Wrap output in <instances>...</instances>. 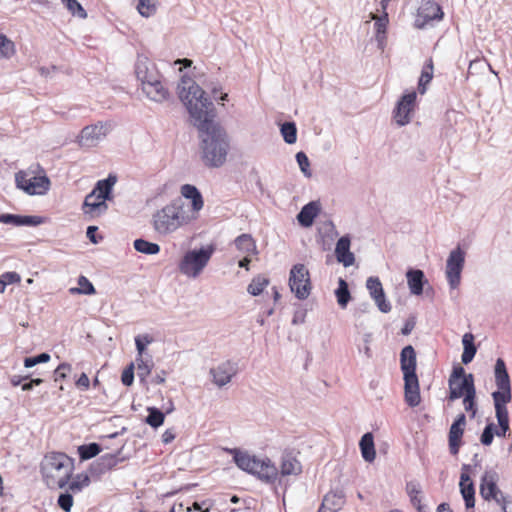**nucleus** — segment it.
Instances as JSON below:
<instances>
[{
    "label": "nucleus",
    "mask_w": 512,
    "mask_h": 512,
    "mask_svg": "<svg viewBox=\"0 0 512 512\" xmlns=\"http://www.w3.org/2000/svg\"><path fill=\"white\" fill-rule=\"evenodd\" d=\"M177 89L193 125L199 131L203 163L211 168L221 167L226 162L230 142L226 130L214 121L213 103L205 96L204 90L187 75L181 77Z\"/></svg>",
    "instance_id": "obj_1"
},
{
    "label": "nucleus",
    "mask_w": 512,
    "mask_h": 512,
    "mask_svg": "<svg viewBox=\"0 0 512 512\" xmlns=\"http://www.w3.org/2000/svg\"><path fill=\"white\" fill-rule=\"evenodd\" d=\"M494 376L497 390L492 393V398L494 402L495 416L499 425V428H495L494 432L498 437H505L506 433L510 429L509 414L506 405L512 400V390L510 376L502 358H498L496 360Z\"/></svg>",
    "instance_id": "obj_2"
},
{
    "label": "nucleus",
    "mask_w": 512,
    "mask_h": 512,
    "mask_svg": "<svg viewBox=\"0 0 512 512\" xmlns=\"http://www.w3.org/2000/svg\"><path fill=\"white\" fill-rule=\"evenodd\" d=\"M190 222L183 200L178 197L152 214L151 225L160 236H168Z\"/></svg>",
    "instance_id": "obj_3"
},
{
    "label": "nucleus",
    "mask_w": 512,
    "mask_h": 512,
    "mask_svg": "<svg viewBox=\"0 0 512 512\" xmlns=\"http://www.w3.org/2000/svg\"><path fill=\"white\" fill-rule=\"evenodd\" d=\"M135 74L141 82L142 91L155 101L163 102L169 97V91L161 81V75L153 61L144 55H138L135 63Z\"/></svg>",
    "instance_id": "obj_4"
},
{
    "label": "nucleus",
    "mask_w": 512,
    "mask_h": 512,
    "mask_svg": "<svg viewBox=\"0 0 512 512\" xmlns=\"http://www.w3.org/2000/svg\"><path fill=\"white\" fill-rule=\"evenodd\" d=\"M400 365L404 378L405 401L410 407L420 404L419 381L416 374V352L411 345L405 346L400 353Z\"/></svg>",
    "instance_id": "obj_5"
},
{
    "label": "nucleus",
    "mask_w": 512,
    "mask_h": 512,
    "mask_svg": "<svg viewBox=\"0 0 512 512\" xmlns=\"http://www.w3.org/2000/svg\"><path fill=\"white\" fill-rule=\"evenodd\" d=\"M228 452L233 455L235 464L241 470L268 483L276 479L278 470L269 458L259 459L237 448L229 449Z\"/></svg>",
    "instance_id": "obj_6"
},
{
    "label": "nucleus",
    "mask_w": 512,
    "mask_h": 512,
    "mask_svg": "<svg viewBox=\"0 0 512 512\" xmlns=\"http://www.w3.org/2000/svg\"><path fill=\"white\" fill-rule=\"evenodd\" d=\"M72 470V461L64 453L46 455L41 464V471L47 484L59 488H64L68 484Z\"/></svg>",
    "instance_id": "obj_7"
},
{
    "label": "nucleus",
    "mask_w": 512,
    "mask_h": 512,
    "mask_svg": "<svg viewBox=\"0 0 512 512\" xmlns=\"http://www.w3.org/2000/svg\"><path fill=\"white\" fill-rule=\"evenodd\" d=\"M215 247L208 245L185 253L179 263L180 272L190 278L198 277L211 259Z\"/></svg>",
    "instance_id": "obj_8"
},
{
    "label": "nucleus",
    "mask_w": 512,
    "mask_h": 512,
    "mask_svg": "<svg viewBox=\"0 0 512 512\" xmlns=\"http://www.w3.org/2000/svg\"><path fill=\"white\" fill-rule=\"evenodd\" d=\"M289 286L300 300L308 298L311 291L310 275L303 264H296L290 270Z\"/></svg>",
    "instance_id": "obj_9"
},
{
    "label": "nucleus",
    "mask_w": 512,
    "mask_h": 512,
    "mask_svg": "<svg viewBox=\"0 0 512 512\" xmlns=\"http://www.w3.org/2000/svg\"><path fill=\"white\" fill-rule=\"evenodd\" d=\"M17 187L30 195H44L50 188V180L46 175H31L18 172L15 176Z\"/></svg>",
    "instance_id": "obj_10"
},
{
    "label": "nucleus",
    "mask_w": 512,
    "mask_h": 512,
    "mask_svg": "<svg viewBox=\"0 0 512 512\" xmlns=\"http://www.w3.org/2000/svg\"><path fill=\"white\" fill-rule=\"evenodd\" d=\"M465 265V252L457 246L453 249L446 261V279L451 289H456L460 285L461 273Z\"/></svg>",
    "instance_id": "obj_11"
},
{
    "label": "nucleus",
    "mask_w": 512,
    "mask_h": 512,
    "mask_svg": "<svg viewBox=\"0 0 512 512\" xmlns=\"http://www.w3.org/2000/svg\"><path fill=\"white\" fill-rule=\"evenodd\" d=\"M110 125L103 122L85 126L78 136V144L84 148L97 146L109 133Z\"/></svg>",
    "instance_id": "obj_12"
},
{
    "label": "nucleus",
    "mask_w": 512,
    "mask_h": 512,
    "mask_svg": "<svg viewBox=\"0 0 512 512\" xmlns=\"http://www.w3.org/2000/svg\"><path fill=\"white\" fill-rule=\"evenodd\" d=\"M498 474L494 470L485 471L481 478L480 495L483 499L490 501L494 500L498 504L504 501L503 493L497 487Z\"/></svg>",
    "instance_id": "obj_13"
},
{
    "label": "nucleus",
    "mask_w": 512,
    "mask_h": 512,
    "mask_svg": "<svg viewBox=\"0 0 512 512\" xmlns=\"http://www.w3.org/2000/svg\"><path fill=\"white\" fill-rule=\"evenodd\" d=\"M238 373L237 363L230 360L224 361L210 369L209 374L212 382L219 388L224 387L231 382L232 378Z\"/></svg>",
    "instance_id": "obj_14"
},
{
    "label": "nucleus",
    "mask_w": 512,
    "mask_h": 512,
    "mask_svg": "<svg viewBox=\"0 0 512 512\" xmlns=\"http://www.w3.org/2000/svg\"><path fill=\"white\" fill-rule=\"evenodd\" d=\"M443 11L441 7L433 0H427L421 4L418 9L415 26L419 29L425 27L430 21L441 20L443 18Z\"/></svg>",
    "instance_id": "obj_15"
},
{
    "label": "nucleus",
    "mask_w": 512,
    "mask_h": 512,
    "mask_svg": "<svg viewBox=\"0 0 512 512\" xmlns=\"http://www.w3.org/2000/svg\"><path fill=\"white\" fill-rule=\"evenodd\" d=\"M416 92H409L401 97L394 109V119L399 126L410 122V113L413 111L416 101Z\"/></svg>",
    "instance_id": "obj_16"
},
{
    "label": "nucleus",
    "mask_w": 512,
    "mask_h": 512,
    "mask_svg": "<svg viewBox=\"0 0 512 512\" xmlns=\"http://www.w3.org/2000/svg\"><path fill=\"white\" fill-rule=\"evenodd\" d=\"M366 288L370 297L374 300L376 306L382 313L391 311V304L386 300L382 283L378 277L371 276L366 281Z\"/></svg>",
    "instance_id": "obj_17"
},
{
    "label": "nucleus",
    "mask_w": 512,
    "mask_h": 512,
    "mask_svg": "<svg viewBox=\"0 0 512 512\" xmlns=\"http://www.w3.org/2000/svg\"><path fill=\"white\" fill-rule=\"evenodd\" d=\"M466 426V416L463 413H460L449 429L448 434V444L449 450L452 455H456L459 452V448L462 444V436L464 434V429Z\"/></svg>",
    "instance_id": "obj_18"
},
{
    "label": "nucleus",
    "mask_w": 512,
    "mask_h": 512,
    "mask_svg": "<svg viewBox=\"0 0 512 512\" xmlns=\"http://www.w3.org/2000/svg\"><path fill=\"white\" fill-rule=\"evenodd\" d=\"M121 450L116 453H107L95 460L90 466V472L92 475H102L107 471L113 469L118 463L125 460L124 457H120Z\"/></svg>",
    "instance_id": "obj_19"
},
{
    "label": "nucleus",
    "mask_w": 512,
    "mask_h": 512,
    "mask_svg": "<svg viewBox=\"0 0 512 512\" xmlns=\"http://www.w3.org/2000/svg\"><path fill=\"white\" fill-rule=\"evenodd\" d=\"M449 385V397L450 401H454L461 397H465L469 393H475L474 376L469 373L463 380L455 381L448 380Z\"/></svg>",
    "instance_id": "obj_20"
},
{
    "label": "nucleus",
    "mask_w": 512,
    "mask_h": 512,
    "mask_svg": "<svg viewBox=\"0 0 512 512\" xmlns=\"http://www.w3.org/2000/svg\"><path fill=\"white\" fill-rule=\"evenodd\" d=\"M45 222L43 217L16 214H1L0 223L14 226H38Z\"/></svg>",
    "instance_id": "obj_21"
},
{
    "label": "nucleus",
    "mask_w": 512,
    "mask_h": 512,
    "mask_svg": "<svg viewBox=\"0 0 512 512\" xmlns=\"http://www.w3.org/2000/svg\"><path fill=\"white\" fill-rule=\"evenodd\" d=\"M350 237L348 235L342 236L336 243L335 255L338 262L342 263L345 267L354 264L355 257L350 251Z\"/></svg>",
    "instance_id": "obj_22"
},
{
    "label": "nucleus",
    "mask_w": 512,
    "mask_h": 512,
    "mask_svg": "<svg viewBox=\"0 0 512 512\" xmlns=\"http://www.w3.org/2000/svg\"><path fill=\"white\" fill-rule=\"evenodd\" d=\"M459 486L466 509H473L475 507V487L470 476L466 472L461 473Z\"/></svg>",
    "instance_id": "obj_23"
},
{
    "label": "nucleus",
    "mask_w": 512,
    "mask_h": 512,
    "mask_svg": "<svg viewBox=\"0 0 512 512\" xmlns=\"http://www.w3.org/2000/svg\"><path fill=\"white\" fill-rule=\"evenodd\" d=\"M82 209L85 214L95 216L104 213L108 209V205L101 198H98L95 192L91 191L85 197Z\"/></svg>",
    "instance_id": "obj_24"
},
{
    "label": "nucleus",
    "mask_w": 512,
    "mask_h": 512,
    "mask_svg": "<svg viewBox=\"0 0 512 512\" xmlns=\"http://www.w3.org/2000/svg\"><path fill=\"white\" fill-rule=\"evenodd\" d=\"M406 278L411 294L421 295L423 293L424 283L427 282L424 272L420 269H409L406 272Z\"/></svg>",
    "instance_id": "obj_25"
},
{
    "label": "nucleus",
    "mask_w": 512,
    "mask_h": 512,
    "mask_svg": "<svg viewBox=\"0 0 512 512\" xmlns=\"http://www.w3.org/2000/svg\"><path fill=\"white\" fill-rule=\"evenodd\" d=\"M320 211L318 202L311 201L304 205L297 215L299 224L303 227H310Z\"/></svg>",
    "instance_id": "obj_26"
},
{
    "label": "nucleus",
    "mask_w": 512,
    "mask_h": 512,
    "mask_svg": "<svg viewBox=\"0 0 512 512\" xmlns=\"http://www.w3.org/2000/svg\"><path fill=\"white\" fill-rule=\"evenodd\" d=\"M345 503L343 491L335 490L328 492L323 499V510L327 512L339 511Z\"/></svg>",
    "instance_id": "obj_27"
},
{
    "label": "nucleus",
    "mask_w": 512,
    "mask_h": 512,
    "mask_svg": "<svg viewBox=\"0 0 512 512\" xmlns=\"http://www.w3.org/2000/svg\"><path fill=\"white\" fill-rule=\"evenodd\" d=\"M181 194L183 197L191 200V206L194 212H199L203 208V197L194 185L184 184L181 187Z\"/></svg>",
    "instance_id": "obj_28"
},
{
    "label": "nucleus",
    "mask_w": 512,
    "mask_h": 512,
    "mask_svg": "<svg viewBox=\"0 0 512 512\" xmlns=\"http://www.w3.org/2000/svg\"><path fill=\"white\" fill-rule=\"evenodd\" d=\"M116 181V176L109 175L106 179L99 180L92 192H95L98 198H101L104 202H106V200L111 199L112 189Z\"/></svg>",
    "instance_id": "obj_29"
},
{
    "label": "nucleus",
    "mask_w": 512,
    "mask_h": 512,
    "mask_svg": "<svg viewBox=\"0 0 512 512\" xmlns=\"http://www.w3.org/2000/svg\"><path fill=\"white\" fill-rule=\"evenodd\" d=\"M406 492L410 497L412 505L417 509L418 512H428V507L422 504L421 501V487L416 481H410L406 484Z\"/></svg>",
    "instance_id": "obj_30"
},
{
    "label": "nucleus",
    "mask_w": 512,
    "mask_h": 512,
    "mask_svg": "<svg viewBox=\"0 0 512 512\" xmlns=\"http://www.w3.org/2000/svg\"><path fill=\"white\" fill-rule=\"evenodd\" d=\"M359 446L363 459L369 463L373 462L376 456L373 435L369 432L365 433L361 437Z\"/></svg>",
    "instance_id": "obj_31"
},
{
    "label": "nucleus",
    "mask_w": 512,
    "mask_h": 512,
    "mask_svg": "<svg viewBox=\"0 0 512 512\" xmlns=\"http://www.w3.org/2000/svg\"><path fill=\"white\" fill-rule=\"evenodd\" d=\"M463 353L461 356L462 363L469 364L477 352V347L474 343V335L472 333H465L462 337Z\"/></svg>",
    "instance_id": "obj_32"
},
{
    "label": "nucleus",
    "mask_w": 512,
    "mask_h": 512,
    "mask_svg": "<svg viewBox=\"0 0 512 512\" xmlns=\"http://www.w3.org/2000/svg\"><path fill=\"white\" fill-rule=\"evenodd\" d=\"M302 471L300 462L291 454L282 456L281 461V474L283 476L298 475Z\"/></svg>",
    "instance_id": "obj_33"
},
{
    "label": "nucleus",
    "mask_w": 512,
    "mask_h": 512,
    "mask_svg": "<svg viewBox=\"0 0 512 512\" xmlns=\"http://www.w3.org/2000/svg\"><path fill=\"white\" fill-rule=\"evenodd\" d=\"M236 248L247 255L256 253V244L250 234H241L235 239Z\"/></svg>",
    "instance_id": "obj_34"
},
{
    "label": "nucleus",
    "mask_w": 512,
    "mask_h": 512,
    "mask_svg": "<svg viewBox=\"0 0 512 512\" xmlns=\"http://www.w3.org/2000/svg\"><path fill=\"white\" fill-rule=\"evenodd\" d=\"M335 296L339 306L341 308H346L351 299V294L349 291L348 283L342 278H339L338 280V287L335 290Z\"/></svg>",
    "instance_id": "obj_35"
},
{
    "label": "nucleus",
    "mask_w": 512,
    "mask_h": 512,
    "mask_svg": "<svg viewBox=\"0 0 512 512\" xmlns=\"http://www.w3.org/2000/svg\"><path fill=\"white\" fill-rule=\"evenodd\" d=\"M101 451H102L101 446L95 442L80 445L78 447L79 458L82 461H86V460H89V459L97 456Z\"/></svg>",
    "instance_id": "obj_36"
},
{
    "label": "nucleus",
    "mask_w": 512,
    "mask_h": 512,
    "mask_svg": "<svg viewBox=\"0 0 512 512\" xmlns=\"http://www.w3.org/2000/svg\"><path fill=\"white\" fill-rule=\"evenodd\" d=\"M433 78V62L432 59H429L421 72V76L419 79V85L418 89L421 94H424L426 92V85L430 83V81Z\"/></svg>",
    "instance_id": "obj_37"
},
{
    "label": "nucleus",
    "mask_w": 512,
    "mask_h": 512,
    "mask_svg": "<svg viewBox=\"0 0 512 512\" xmlns=\"http://www.w3.org/2000/svg\"><path fill=\"white\" fill-rule=\"evenodd\" d=\"M134 248L136 251L147 255H155L160 251V246L157 243H152L141 238L134 241Z\"/></svg>",
    "instance_id": "obj_38"
},
{
    "label": "nucleus",
    "mask_w": 512,
    "mask_h": 512,
    "mask_svg": "<svg viewBox=\"0 0 512 512\" xmlns=\"http://www.w3.org/2000/svg\"><path fill=\"white\" fill-rule=\"evenodd\" d=\"M268 284V278L258 275L252 279L251 283L247 287V291L252 296H258L263 292L264 288L267 287Z\"/></svg>",
    "instance_id": "obj_39"
},
{
    "label": "nucleus",
    "mask_w": 512,
    "mask_h": 512,
    "mask_svg": "<svg viewBox=\"0 0 512 512\" xmlns=\"http://www.w3.org/2000/svg\"><path fill=\"white\" fill-rule=\"evenodd\" d=\"M148 415L145 422L153 428H158L164 423L165 414L156 407H149L147 409Z\"/></svg>",
    "instance_id": "obj_40"
},
{
    "label": "nucleus",
    "mask_w": 512,
    "mask_h": 512,
    "mask_svg": "<svg viewBox=\"0 0 512 512\" xmlns=\"http://www.w3.org/2000/svg\"><path fill=\"white\" fill-rule=\"evenodd\" d=\"M283 139L288 144H294L297 140V128L294 122H284L280 128Z\"/></svg>",
    "instance_id": "obj_41"
},
{
    "label": "nucleus",
    "mask_w": 512,
    "mask_h": 512,
    "mask_svg": "<svg viewBox=\"0 0 512 512\" xmlns=\"http://www.w3.org/2000/svg\"><path fill=\"white\" fill-rule=\"evenodd\" d=\"M15 53L14 43L4 34H0V57L10 58Z\"/></svg>",
    "instance_id": "obj_42"
},
{
    "label": "nucleus",
    "mask_w": 512,
    "mask_h": 512,
    "mask_svg": "<svg viewBox=\"0 0 512 512\" xmlns=\"http://www.w3.org/2000/svg\"><path fill=\"white\" fill-rule=\"evenodd\" d=\"M65 7L72 13L81 19L87 17V13L82 5L77 0H61Z\"/></svg>",
    "instance_id": "obj_43"
},
{
    "label": "nucleus",
    "mask_w": 512,
    "mask_h": 512,
    "mask_svg": "<svg viewBox=\"0 0 512 512\" xmlns=\"http://www.w3.org/2000/svg\"><path fill=\"white\" fill-rule=\"evenodd\" d=\"M137 9L143 17H150L156 12V0H139Z\"/></svg>",
    "instance_id": "obj_44"
},
{
    "label": "nucleus",
    "mask_w": 512,
    "mask_h": 512,
    "mask_svg": "<svg viewBox=\"0 0 512 512\" xmlns=\"http://www.w3.org/2000/svg\"><path fill=\"white\" fill-rule=\"evenodd\" d=\"M137 376L143 382L150 375L152 370V363L145 361L143 357H137Z\"/></svg>",
    "instance_id": "obj_45"
},
{
    "label": "nucleus",
    "mask_w": 512,
    "mask_h": 512,
    "mask_svg": "<svg viewBox=\"0 0 512 512\" xmlns=\"http://www.w3.org/2000/svg\"><path fill=\"white\" fill-rule=\"evenodd\" d=\"M476 392L475 393H469L468 395H465L463 398V405L466 412L470 413V418H474L477 413V405H476Z\"/></svg>",
    "instance_id": "obj_46"
},
{
    "label": "nucleus",
    "mask_w": 512,
    "mask_h": 512,
    "mask_svg": "<svg viewBox=\"0 0 512 512\" xmlns=\"http://www.w3.org/2000/svg\"><path fill=\"white\" fill-rule=\"evenodd\" d=\"M90 483L88 475H77V477L69 484V490L72 492L81 491L84 487H87Z\"/></svg>",
    "instance_id": "obj_47"
},
{
    "label": "nucleus",
    "mask_w": 512,
    "mask_h": 512,
    "mask_svg": "<svg viewBox=\"0 0 512 512\" xmlns=\"http://www.w3.org/2000/svg\"><path fill=\"white\" fill-rule=\"evenodd\" d=\"M50 360V355L46 352L38 354L33 357H26L24 358V367L25 368H32L37 364L40 363H46Z\"/></svg>",
    "instance_id": "obj_48"
},
{
    "label": "nucleus",
    "mask_w": 512,
    "mask_h": 512,
    "mask_svg": "<svg viewBox=\"0 0 512 512\" xmlns=\"http://www.w3.org/2000/svg\"><path fill=\"white\" fill-rule=\"evenodd\" d=\"M296 161L299 165L300 170L306 177H311L312 173L310 170V162L307 155L300 151L296 154Z\"/></svg>",
    "instance_id": "obj_49"
},
{
    "label": "nucleus",
    "mask_w": 512,
    "mask_h": 512,
    "mask_svg": "<svg viewBox=\"0 0 512 512\" xmlns=\"http://www.w3.org/2000/svg\"><path fill=\"white\" fill-rule=\"evenodd\" d=\"M152 341L153 338L148 334L138 335L135 337V345L138 352V357H143L146 346L152 343Z\"/></svg>",
    "instance_id": "obj_50"
},
{
    "label": "nucleus",
    "mask_w": 512,
    "mask_h": 512,
    "mask_svg": "<svg viewBox=\"0 0 512 512\" xmlns=\"http://www.w3.org/2000/svg\"><path fill=\"white\" fill-rule=\"evenodd\" d=\"M494 429H495L494 423H488L485 426V428L481 434V437H480V441L483 445L489 446L492 444L493 438L495 435Z\"/></svg>",
    "instance_id": "obj_51"
},
{
    "label": "nucleus",
    "mask_w": 512,
    "mask_h": 512,
    "mask_svg": "<svg viewBox=\"0 0 512 512\" xmlns=\"http://www.w3.org/2000/svg\"><path fill=\"white\" fill-rule=\"evenodd\" d=\"M72 367L69 363H61L54 371V381H61L67 378Z\"/></svg>",
    "instance_id": "obj_52"
},
{
    "label": "nucleus",
    "mask_w": 512,
    "mask_h": 512,
    "mask_svg": "<svg viewBox=\"0 0 512 512\" xmlns=\"http://www.w3.org/2000/svg\"><path fill=\"white\" fill-rule=\"evenodd\" d=\"M58 505L65 512H69L73 505V497L70 493H62L58 497Z\"/></svg>",
    "instance_id": "obj_53"
},
{
    "label": "nucleus",
    "mask_w": 512,
    "mask_h": 512,
    "mask_svg": "<svg viewBox=\"0 0 512 512\" xmlns=\"http://www.w3.org/2000/svg\"><path fill=\"white\" fill-rule=\"evenodd\" d=\"M372 19L375 20L374 28L376 32H386L387 24L389 21L387 13H384V15L380 17L372 15Z\"/></svg>",
    "instance_id": "obj_54"
},
{
    "label": "nucleus",
    "mask_w": 512,
    "mask_h": 512,
    "mask_svg": "<svg viewBox=\"0 0 512 512\" xmlns=\"http://www.w3.org/2000/svg\"><path fill=\"white\" fill-rule=\"evenodd\" d=\"M212 505L209 500L202 502L195 501L192 507H188L186 512H209Z\"/></svg>",
    "instance_id": "obj_55"
},
{
    "label": "nucleus",
    "mask_w": 512,
    "mask_h": 512,
    "mask_svg": "<svg viewBox=\"0 0 512 512\" xmlns=\"http://www.w3.org/2000/svg\"><path fill=\"white\" fill-rule=\"evenodd\" d=\"M134 380V364L131 363L127 368L124 369L121 375V381L123 385L130 386Z\"/></svg>",
    "instance_id": "obj_56"
},
{
    "label": "nucleus",
    "mask_w": 512,
    "mask_h": 512,
    "mask_svg": "<svg viewBox=\"0 0 512 512\" xmlns=\"http://www.w3.org/2000/svg\"><path fill=\"white\" fill-rule=\"evenodd\" d=\"M78 284L80 288L83 289L85 295L95 294L96 291L93 284L85 276H80L78 278Z\"/></svg>",
    "instance_id": "obj_57"
},
{
    "label": "nucleus",
    "mask_w": 512,
    "mask_h": 512,
    "mask_svg": "<svg viewBox=\"0 0 512 512\" xmlns=\"http://www.w3.org/2000/svg\"><path fill=\"white\" fill-rule=\"evenodd\" d=\"M468 374H466L464 368L460 365L454 366L449 380L460 381L463 380Z\"/></svg>",
    "instance_id": "obj_58"
},
{
    "label": "nucleus",
    "mask_w": 512,
    "mask_h": 512,
    "mask_svg": "<svg viewBox=\"0 0 512 512\" xmlns=\"http://www.w3.org/2000/svg\"><path fill=\"white\" fill-rule=\"evenodd\" d=\"M2 280L8 285L20 282V275L16 272H6L0 276Z\"/></svg>",
    "instance_id": "obj_59"
},
{
    "label": "nucleus",
    "mask_w": 512,
    "mask_h": 512,
    "mask_svg": "<svg viewBox=\"0 0 512 512\" xmlns=\"http://www.w3.org/2000/svg\"><path fill=\"white\" fill-rule=\"evenodd\" d=\"M76 386L81 390H87L90 386V380L85 373H82L76 381Z\"/></svg>",
    "instance_id": "obj_60"
},
{
    "label": "nucleus",
    "mask_w": 512,
    "mask_h": 512,
    "mask_svg": "<svg viewBox=\"0 0 512 512\" xmlns=\"http://www.w3.org/2000/svg\"><path fill=\"white\" fill-rule=\"evenodd\" d=\"M98 230V227L96 226H88L87 227V231H86V235L88 237V239L92 242V243H98V239L96 238V232Z\"/></svg>",
    "instance_id": "obj_61"
},
{
    "label": "nucleus",
    "mask_w": 512,
    "mask_h": 512,
    "mask_svg": "<svg viewBox=\"0 0 512 512\" xmlns=\"http://www.w3.org/2000/svg\"><path fill=\"white\" fill-rule=\"evenodd\" d=\"M375 39L377 41L378 48L383 50L386 42V32H376Z\"/></svg>",
    "instance_id": "obj_62"
},
{
    "label": "nucleus",
    "mask_w": 512,
    "mask_h": 512,
    "mask_svg": "<svg viewBox=\"0 0 512 512\" xmlns=\"http://www.w3.org/2000/svg\"><path fill=\"white\" fill-rule=\"evenodd\" d=\"M175 433L173 432V430L171 429H167L163 434H162V442L164 444H169L171 443L174 439H175Z\"/></svg>",
    "instance_id": "obj_63"
},
{
    "label": "nucleus",
    "mask_w": 512,
    "mask_h": 512,
    "mask_svg": "<svg viewBox=\"0 0 512 512\" xmlns=\"http://www.w3.org/2000/svg\"><path fill=\"white\" fill-rule=\"evenodd\" d=\"M29 378H30V375H26V376L13 375L10 378V382L13 386H18V385H22V382Z\"/></svg>",
    "instance_id": "obj_64"
}]
</instances>
